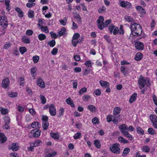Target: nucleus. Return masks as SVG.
<instances>
[{
	"label": "nucleus",
	"mask_w": 157,
	"mask_h": 157,
	"mask_svg": "<svg viewBox=\"0 0 157 157\" xmlns=\"http://www.w3.org/2000/svg\"><path fill=\"white\" fill-rule=\"evenodd\" d=\"M136 9L138 11H139L141 13L144 14L145 13V10L141 6H137L136 7Z\"/></svg>",
	"instance_id": "obj_25"
},
{
	"label": "nucleus",
	"mask_w": 157,
	"mask_h": 157,
	"mask_svg": "<svg viewBox=\"0 0 157 157\" xmlns=\"http://www.w3.org/2000/svg\"><path fill=\"white\" fill-rule=\"evenodd\" d=\"M137 96V94L136 93H133L130 97L129 100V102L130 103H132L136 100Z\"/></svg>",
	"instance_id": "obj_12"
},
{
	"label": "nucleus",
	"mask_w": 157,
	"mask_h": 157,
	"mask_svg": "<svg viewBox=\"0 0 157 157\" xmlns=\"http://www.w3.org/2000/svg\"><path fill=\"white\" fill-rule=\"evenodd\" d=\"M92 122L94 124H95L99 123V119L97 117H95L92 120Z\"/></svg>",
	"instance_id": "obj_55"
},
{
	"label": "nucleus",
	"mask_w": 157,
	"mask_h": 157,
	"mask_svg": "<svg viewBox=\"0 0 157 157\" xmlns=\"http://www.w3.org/2000/svg\"><path fill=\"white\" fill-rule=\"evenodd\" d=\"M153 100L155 103V104L157 105V98L156 96L155 95L152 96Z\"/></svg>",
	"instance_id": "obj_64"
},
{
	"label": "nucleus",
	"mask_w": 157,
	"mask_h": 157,
	"mask_svg": "<svg viewBox=\"0 0 157 157\" xmlns=\"http://www.w3.org/2000/svg\"><path fill=\"white\" fill-rule=\"evenodd\" d=\"M143 57L142 54L140 52L137 53L135 56L134 59L137 61H140Z\"/></svg>",
	"instance_id": "obj_17"
},
{
	"label": "nucleus",
	"mask_w": 157,
	"mask_h": 157,
	"mask_svg": "<svg viewBox=\"0 0 157 157\" xmlns=\"http://www.w3.org/2000/svg\"><path fill=\"white\" fill-rule=\"evenodd\" d=\"M64 112V109L63 108L60 109L59 111V115H58V117H60L63 115Z\"/></svg>",
	"instance_id": "obj_57"
},
{
	"label": "nucleus",
	"mask_w": 157,
	"mask_h": 157,
	"mask_svg": "<svg viewBox=\"0 0 157 157\" xmlns=\"http://www.w3.org/2000/svg\"><path fill=\"white\" fill-rule=\"evenodd\" d=\"M40 29L42 30L46 33H48L49 32L48 28L47 26L44 27L43 26L41 25V26Z\"/></svg>",
	"instance_id": "obj_43"
},
{
	"label": "nucleus",
	"mask_w": 157,
	"mask_h": 157,
	"mask_svg": "<svg viewBox=\"0 0 157 157\" xmlns=\"http://www.w3.org/2000/svg\"><path fill=\"white\" fill-rule=\"evenodd\" d=\"M8 95L12 98H14L17 97V94L15 92H9L8 93Z\"/></svg>",
	"instance_id": "obj_48"
},
{
	"label": "nucleus",
	"mask_w": 157,
	"mask_h": 157,
	"mask_svg": "<svg viewBox=\"0 0 157 157\" xmlns=\"http://www.w3.org/2000/svg\"><path fill=\"white\" fill-rule=\"evenodd\" d=\"M66 32V30L65 28L63 27L61 29V30L59 31L58 33L59 36L61 37L63 34H65Z\"/></svg>",
	"instance_id": "obj_28"
},
{
	"label": "nucleus",
	"mask_w": 157,
	"mask_h": 157,
	"mask_svg": "<svg viewBox=\"0 0 157 157\" xmlns=\"http://www.w3.org/2000/svg\"><path fill=\"white\" fill-rule=\"evenodd\" d=\"M121 111V109L120 107H115L113 110V115L116 116L118 114L120 113Z\"/></svg>",
	"instance_id": "obj_15"
},
{
	"label": "nucleus",
	"mask_w": 157,
	"mask_h": 157,
	"mask_svg": "<svg viewBox=\"0 0 157 157\" xmlns=\"http://www.w3.org/2000/svg\"><path fill=\"white\" fill-rule=\"evenodd\" d=\"M87 89L85 87H83L79 91V94L80 95H82L83 94L86 92Z\"/></svg>",
	"instance_id": "obj_52"
},
{
	"label": "nucleus",
	"mask_w": 157,
	"mask_h": 157,
	"mask_svg": "<svg viewBox=\"0 0 157 157\" xmlns=\"http://www.w3.org/2000/svg\"><path fill=\"white\" fill-rule=\"evenodd\" d=\"M10 81L8 78L3 79L2 81V86L4 88L7 87L10 85Z\"/></svg>",
	"instance_id": "obj_8"
},
{
	"label": "nucleus",
	"mask_w": 157,
	"mask_h": 157,
	"mask_svg": "<svg viewBox=\"0 0 157 157\" xmlns=\"http://www.w3.org/2000/svg\"><path fill=\"white\" fill-rule=\"evenodd\" d=\"M40 131L39 130H38L35 131L33 134V137L35 138L39 137L40 135Z\"/></svg>",
	"instance_id": "obj_33"
},
{
	"label": "nucleus",
	"mask_w": 157,
	"mask_h": 157,
	"mask_svg": "<svg viewBox=\"0 0 157 157\" xmlns=\"http://www.w3.org/2000/svg\"><path fill=\"white\" fill-rule=\"evenodd\" d=\"M141 149L144 152H148L150 151V148L147 146H145L142 147Z\"/></svg>",
	"instance_id": "obj_38"
},
{
	"label": "nucleus",
	"mask_w": 157,
	"mask_h": 157,
	"mask_svg": "<svg viewBox=\"0 0 157 157\" xmlns=\"http://www.w3.org/2000/svg\"><path fill=\"white\" fill-rule=\"evenodd\" d=\"M82 40V38H81V39H79L77 41H74V40H72V44L73 45L74 47H76L78 43H80Z\"/></svg>",
	"instance_id": "obj_27"
},
{
	"label": "nucleus",
	"mask_w": 157,
	"mask_h": 157,
	"mask_svg": "<svg viewBox=\"0 0 157 157\" xmlns=\"http://www.w3.org/2000/svg\"><path fill=\"white\" fill-rule=\"evenodd\" d=\"M22 41L25 43L29 44L30 43L29 39L27 38L25 36L23 37L22 38Z\"/></svg>",
	"instance_id": "obj_31"
},
{
	"label": "nucleus",
	"mask_w": 157,
	"mask_h": 157,
	"mask_svg": "<svg viewBox=\"0 0 157 157\" xmlns=\"http://www.w3.org/2000/svg\"><path fill=\"white\" fill-rule=\"evenodd\" d=\"M47 44L50 47H53L55 45L56 41L55 40H52L51 41H48Z\"/></svg>",
	"instance_id": "obj_36"
},
{
	"label": "nucleus",
	"mask_w": 157,
	"mask_h": 157,
	"mask_svg": "<svg viewBox=\"0 0 157 157\" xmlns=\"http://www.w3.org/2000/svg\"><path fill=\"white\" fill-rule=\"evenodd\" d=\"M49 112L51 116H54L56 114V109L53 104H51L50 106Z\"/></svg>",
	"instance_id": "obj_6"
},
{
	"label": "nucleus",
	"mask_w": 157,
	"mask_h": 157,
	"mask_svg": "<svg viewBox=\"0 0 157 157\" xmlns=\"http://www.w3.org/2000/svg\"><path fill=\"white\" fill-rule=\"evenodd\" d=\"M80 37V35L78 33H75L72 37V40H76Z\"/></svg>",
	"instance_id": "obj_56"
},
{
	"label": "nucleus",
	"mask_w": 157,
	"mask_h": 157,
	"mask_svg": "<svg viewBox=\"0 0 157 157\" xmlns=\"http://www.w3.org/2000/svg\"><path fill=\"white\" fill-rule=\"evenodd\" d=\"M34 12L33 10H30L28 12V16L30 18H32L34 17Z\"/></svg>",
	"instance_id": "obj_53"
},
{
	"label": "nucleus",
	"mask_w": 157,
	"mask_h": 157,
	"mask_svg": "<svg viewBox=\"0 0 157 157\" xmlns=\"http://www.w3.org/2000/svg\"><path fill=\"white\" fill-rule=\"evenodd\" d=\"M120 6L123 7H127L130 8L131 6L130 3L128 2H125L124 1H121L120 3Z\"/></svg>",
	"instance_id": "obj_11"
},
{
	"label": "nucleus",
	"mask_w": 157,
	"mask_h": 157,
	"mask_svg": "<svg viewBox=\"0 0 157 157\" xmlns=\"http://www.w3.org/2000/svg\"><path fill=\"white\" fill-rule=\"evenodd\" d=\"M7 23H5L4 22H2V21H0V25L2 26V27L5 29L7 27L8 24Z\"/></svg>",
	"instance_id": "obj_59"
},
{
	"label": "nucleus",
	"mask_w": 157,
	"mask_h": 157,
	"mask_svg": "<svg viewBox=\"0 0 157 157\" xmlns=\"http://www.w3.org/2000/svg\"><path fill=\"white\" fill-rule=\"evenodd\" d=\"M4 122H5V124H9L10 122V119L8 116H6L4 117Z\"/></svg>",
	"instance_id": "obj_45"
},
{
	"label": "nucleus",
	"mask_w": 157,
	"mask_h": 157,
	"mask_svg": "<svg viewBox=\"0 0 157 157\" xmlns=\"http://www.w3.org/2000/svg\"><path fill=\"white\" fill-rule=\"evenodd\" d=\"M148 132L151 135H153L156 133L155 131L152 128H148Z\"/></svg>",
	"instance_id": "obj_39"
},
{
	"label": "nucleus",
	"mask_w": 157,
	"mask_h": 157,
	"mask_svg": "<svg viewBox=\"0 0 157 157\" xmlns=\"http://www.w3.org/2000/svg\"><path fill=\"white\" fill-rule=\"evenodd\" d=\"M51 136L53 138L58 139L59 138V134L56 133H51L50 134Z\"/></svg>",
	"instance_id": "obj_32"
},
{
	"label": "nucleus",
	"mask_w": 157,
	"mask_h": 157,
	"mask_svg": "<svg viewBox=\"0 0 157 157\" xmlns=\"http://www.w3.org/2000/svg\"><path fill=\"white\" fill-rule=\"evenodd\" d=\"M33 33V31L31 29L28 30L26 31V34L28 36H31Z\"/></svg>",
	"instance_id": "obj_63"
},
{
	"label": "nucleus",
	"mask_w": 157,
	"mask_h": 157,
	"mask_svg": "<svg viewBox=\"0 0 157 157\" xmlns=\"http://www.w3.org/2000/svg\"><path fill=\"white\" fill-rule=\"evenodd\" d=\"M119 128L120 131L123 134H124L127 131L128 132V128L127 125L124 124H122L119 126Z\"/></svg>",
	"instance_id": "obj_7"
},
{
	"label": "nucleus",
	"mask_w": 157,
	"mask_h": 157,
	"mask_svg": "<svg viewBox=\"0 0 157 157\" xmlns=\"http://www.w3.org/2000/svg\"><path fill=\"white\" fill-rule=\"evenodd\" d=\"M136 130L137 132L138 133L142 135L144 134V131L140 127H137L136 128Z\"/></svg>",
	"instance_id": "obj_40"
},
{
	"label": "nucleus",
	"mask_w": 157,
	"mask_h": 157,
	"mask_svg": "<svg viewBox=\"0 0 157 157\" xmlns=\"http://www.w3.org/2000/svg\"><path fill=\"white\" fill-rule=\"evenodd\" d=\"M36 67H33L31 70V74L32 76L33 77H34L35 76L34 74L36 71Z\"/></svg>",
	"instance_id": "obj_51"
},
{
	"label": "nucleus",
	"mask_w": 157,
	"mask_h": 157,
	"mask_svg": "<svg viewBox=\"0 0 157 157\" xmlns=\"http://www.w3.org/2000/svg\"><path fill=\"white\" fill-rule=\"evenodd\" d=\"M1 112L2 114H6L8 113V110L5 108H2L1 110Z\"/></svg>",
	"instance_id": "obj_58"
},
{
	"label": "nucleus",
	"mask_w": 157,
	"mask_h": 157,
	"mask_svg": "<svg viewBox=\"0 0 157 157\" xmlns=\"http://www.w3.org/2000/svg\"><path fill=\"white\" fill-rule=\"evenodd\" d=\"M39 125V122H34L32 124L31 126L33 128H40Z\"/></svg>",
	"instance_id": "obj_24"
},
{
	"label": "nucleus",
	"mask_w": 157,
	"mask_h": 157,
	"mask_svg": "<svg viewBox=\"0 0 157 157\" xmlns=\"http://www.w3.org/2000/svg\"><path fill=\"white\" fill-rule=\"evenodd\" d=\"M99 83L101 86L102 87H107L109 86V83L107 81H104L102 80H101L99 82Z\"/></svg>",
	"instance_id": "obj_20"
},
{
	"label": "nucleus",
	"mask_w": 157,
	"mask_h": 157,
	"mask_svg": "<svg viewBox=\"0 0 157 157\" xmlns=\"http://www.w3.org/2000/svg\"><path fill=\"white\" fill-rule=\"evenodd\" d=\"M40 99L42 101L41 103L42 104H44L46 103V99L43 95H40Z\"/></svg>",
	"instance_id": "obj_54"
},
{
	"label": "nucleus",
	"mask_w": 157,
	"mask_h": 157,
	"mask_svg": "<svg viewBox=\"0 0 157 157\" xmlns=\"http://www.w3.org/2000/svg\"><path fill=\"white\" fill-rule=\"evenodd\" d=\"M124 134L125 136L128 138L130 140H131L133 139V137L132 135L129 133L127 131Z\"/></svg>",
	"instance_id": "obj_41"
},
{
	"label": "nucleus",
	"mask_w": 157,
	"mask_h": 157,
	"mask_svg": "<svg viewBox=\"0 0 157 157\" xmlns=\"http://www.w3.org/2000/svg\"><path fill=\"white\" fill-rule=\"evenodd\" d=\"M58 51V50L57 48H54L51 51V53L53 55H56L57 54Z\"/></svg>",
	"instance_id": "obj_62"
},
{
	"label": "nucleus",
	"mask_w": 157,
	"mask_h": 157,
	"mask_svg": "<svg viewBox=\"0 0 157 157\" xmlns=\"http://www.w3.org/2000/svg\"><path fill=\"white\" fill-rule=\"evenodd\" d=\"M118 140L120 142L123 143L124 144H127L129 142L128 140H125L123 137L121 136L118 137Z\"/></svg>",
	"instance_id": "obj_26"
},
{
	"label": "nucleus",
	"mask_w": 157,
	"mask_h": 157,
	"mask_svg": "<svg viewBox=\"0 0 157 157\" xmlns=\"http://www.w3.org/2000/svg\"><path fill=\"white\" fill-rule=\"evenodd\" d=\"M19 51L21 54H23L27 51V49L25 47H21L19 48Z\"/></svg>",
	"instance_id": "obj_47"
},
{
	"label": "nucleus",
	"mask_w": 157,
	"mask_h": 157,
	"mask_svg": "<svg viewBox=\"0 0 157 157\" xmlns=\"http://www.w3.org/2000/svg\"><path fill=\"white\" fill-rule=\"evenodd\" d=\"M7 140V138L5 135L2 133H0V142L4 143Z\"/></svg>",
	"instance_id": "obj_13"
},
{
	"label": "nucleus",
	"mask_w": 157,
	"mask_h": 157,
	"mask_svg": "<svg viewBox=\"0 0 157 157\" xmlns=\"http://www.w3.org/2000/svg\"><path fill=\"white\" fill-rule=\"evenodd\" d=\"M66 102L69 105H71L72 107H74L75 105L74 103L73 100L71 99L69 97L66 100Z\"/></svg>",
	"instance_id": "obj_14"
},
{
	"label": "nucleus",
	"mask_w": 157,
	"mask_h": 157,
	"mask_svg": "<svg viewBox=\"0 0 157 157\" xmlns=\"http://www.w3.org/2000/svg\"><path fill=\"white\" fill-rule=\"evenodd\" d=\"M113 123L115 124H117L118 122V121H120V115H119L117 116H114L113 117Z\"/></svg>",
	"instance_id": "obj_21"
},
{
	"label": "nucleus",
	"mask_w": 157,
	"mask_h": 157,
	"mask_svg": "<svg viewBox=\"0 0 157 157\" xmlns=\"http://www.w3.org/2000/svg\"><path fill=\"white\" fill-rule=\"evenodd\" d=\"M119 144L117 143H115L112 145L110 147V150L113 153L116 154H119L121 152V149L119 148Z\"/></svg>",
	"instance_id": "obj_3"
},
{
	"label": "nucleus",
	"mask_w": 157,
	"mask_h": 157,
	"mask_svg": "<svg viewBox=\"0 0 157 157\" xmlns=\"http://www.w3.org/2000/svg\"><path fill=\"white\" fill-rule=\"evenodd\" d=\"M15 10L18 13L19 17H23V12L19 8L17 7L15 8Z\"/></svg>",
	"instance_id": "obj_16"
},
{
	"label": "nucleus",
	"mask_w": 157,
	"mask_h": 157,
	"mask_svg": "<svg viewBox=\"0 0 157 157\" xmlns=\"http://www.w3.org/2000/svg\"><path fill=\"white\" fill-rule=\"evenodd\" d=\"M131 33L135 36L140 35L142 32V29L140 25L137 23L131 24L130 26Z\"/></svg>",
	"instance_id": "obj_1"
},
{
	"label": "nucleus",
	"mask_w": 157,
	"mask_h": 157,
	"mask_svg": "<svg viewBox=\"0 0 157 157\" xmlns=\"http://www.w3.org/2000/svg\"><path fill=\"white\" fill-rule=\"evenodd\" d=\"M18 147L17 143H14L12 144L11 149L13 151H16L18 150Z\"/></svg>",
	"instance_id": "obj_18"
},
{
	"label": "nucleus",
	"mask_w": 157,
	"mask_h": 157,
	"mask_svg": "<svg viewBox=\"0 0 157 157\" xmlns=\"http://www.w3.org/2000/svg\"><path fill=\"white\" fill-rule=\"evenodd\" d=\"M111 19H108L106 20L104 22H103V26H104V28L107 27L109 24L111 22Z\"/></svg>",
	"instance_id": "obj_49"
},
{
	"label": "nucleus",
	"mask_w": 157,
	"mask_h": 157,
	"mask_svg": "<svg viewBox=\"0 0 157 157\" xmlns=\"http://www.w3.org/2000/svg\"><path fill=\"white\" fill-rule=\"evenodd\" d=\"M115 28V26L113 25H110L109 27V30L110 32V33L112 34L113 32V29Z\"/></svg>",
	"instance_id": "obj_61"
},
{
	"label": "nucleus",
	"mask_w": 157,
	"mask_h": 157,
	"mask_svg": "<svg viewBox=\"0 0 157 157\" xmlns=\"http://www.w3.org/2000/svg\"><path fill=\"white\" fill-rule=\"evenodd\" d=\"M81 135L80 132H78L74 135V138L75 140L79 139L81 137Z\"/></svg>",
	"instance_id": "obj_37"
},
{
	"label": "nucleus",
	"mask_w": 157,
	"mask_h": 157,
	"mask_svg": "<svg viewBox=\"0 0 157 157\" xmlns=\"http://www.w3.org/2000/svg\"><path fill=\"white\" fill-rule=\"evenodd\" d=\"M48 118L47 116H43L42 117V123L48 122Z\"/></svg>",
	"instance_id": "obj_60"
},
{
	"label": "nucleus",
	"mask_w": 157,
	"mask_h": 157,
	"mask_svg": "<svg viewBox=\"0 0 157 157\" xmlns=\"http://www.w3.org/2000/svg\"><path fill=\"white\" fill-rule=\"evenodd\" d=\"M90 98V97L89 95H84L82 97V99L84 101H88Z\"/></svg>",
	"instance_id": "obj_50"
},
{
	"label": "nucleus",
	"mask_w": 157,
	"mask_h": 157,
	"mask_svg": "<svg viewBox=\"0 0 157 157\" xmlns=\"http://www.w3.org/2000/svg\"><path fill=\"white\" fill-rule=\"evenodd\" d=\"M149 118L152 124V126L157 129V116L155 115L151 114Z\"/></svg>",
	"instance_id": "obj_4"
},
{
	"label": "nucleus",
	"mask_w": 157,
	"mask_h": 157,
	"mask_svg": "<svg viewBox=\"0 0 157 157\" xmlns=\"http://www.w3.org/2000/svg\"><path fill=\"white\" fill-rule=\"evenodd\" d=\"M136 48L139 50H142L144 49V44L140 41H137L135 44Z\"/></svg>",
	"instance_id": "obj_9"
},
{
	"label": "nucleus",
	"mask_w": 157,
	"mask_h": 157,
	"mask_svg": "<svg viewBox=\"0 0 157 157\" xmlns=\"http://www.w3.org/2000/svg\"><path fill=\"white\" fill-rule=\"evenodd\" d=\"M37 84L40 87L44 88L45 87V83L41 78H38L36 81Z\"/></svg>",
	"instance_id": "obj_10"
},
{
	"label": "nucleus",
	"mask_w": 157,
	"mask_h": 157,
	"mask_svg": "<svg viewBox=\"0 0 157 157\" xmlns=\"http://www.w3.org/2000/svg\"><path fill=\"white\" fill-rule=\"evenodd\" d=\"M38 38L40 40L42 41L46 39V36L45 35L41 33L38 35Z\"/></svg>",
	"instance_id": "obj_35"
},
{
	"label": "nucleus",
	"mask_w": 157,
	"mask_h": 157,
	"mask_svg": "<svg viewBox=\"0 0 157 157\" xmlns=\"http://www.w3.org/2000/svg\"><path fill=\"white\" fill-rule=\"evenodd\" d=\"M106 8L105 6H103L98 9V12L99 13H103L106 12Z\"/></svg>",
	"instance_id": "obj_23"
},
{
	"label": "nucleus",
	"mask_w": 157,
	"mask_h": 157,
	"mask_svg": "<svg viewBox=\"0 0 157 157\" xmlns=\"http://www.w3.org/2000/svg\"><path fill=\"white\" fill-rule=\"evenodd\" d=\"M94 144L97 148H100V141L98 140H95L94 141Z\"/></svg>",
	"instance_id": "obj_29"
},
{
	"label": "nucleus",
	"mask_w": 157,
	"mask_h": 157,
	"mask_svg": "<svg viewBox=\"0 0 157 157\" xmlns=\"http://www.w3.org/2000/svg\"><path fill=\"white\" fill-rule=\"evenodd\" d=\"M42 141L40 140H37L35 141L33 143V147H36L42 143Z\"/></svg>",
	"instance_id": "obj_34"
},
{
	"label": "nucleus",
	"mask_w": 157,
	"mask_h": 157,
	"mask_svg": "<svg viewBox=\"0 0 157 157\" xmlns=\"http://www.w3.org/2000/svg\"><path fill=\"white\" fill-rule=\"evenodd\" d=\"M33 60L34 63H37L39 60V57L38 56H35L33 57Z\"/></svg>",
	"instance_id": "obj_46"
},
{
	"label": "nucleus",
	"mask_w": 157,
	"mask_h": 157,
	"mask_svg": "<svg viewBox=\"0 0 157 157\" xmlns=\"http://www.w3.org/2000/svg\"><path fill=\"white\" fill-rule=\"evenodd\" d=\"M49 126L48 122L42 123V127L44 130H46Z\"/></svg>",
	"instance_id": "obj_44"
},
{
	"label": "nucleus",
	"mask_w": 157,
	"mask_h": 157,
	"mask_svg": "<svg viewBox=\"0 0 157 157\" xmlns=\"http://www.w3.org/2000/svg\"><path fill=\"white\" fill-rule=\"evenodd\" d=\"M130 151V149L129 148H125L123 151V154L122 155L124 156H126V155L128 154Z\"/></svg>",
	"instance_id": "obj_30"
},
{
	"label": "nucleus",
	"mask_w": 157,
	"mask_h": 157,
	"mask_svg": "<svg viewBox=\"0 0 157 157\" xmlns=\"http://www.w3.org/2000/svg\"><path fill=\"white\" fill-rule=\"evenodd\" d=\"M104 21V18L102 16H100L98 19L97 21L98 25V27L101 30L103 29L104 28V26H103Z\"/></svg>",
	"instance_id": "obj_5"
},
{
	"label": "nucleus",
	"mask_w": 157,
	"mask_h": 157,
	"mask_svg": "<svg viewBox=\"0 0 157 157\" xmlns=\"http://www.w3.org/2000/svg\"><path fill=\"white\" fill-rule=\"evenodd\" d=\"M19 79L18 82L20 85L23 86L24 85V82H23L24 80V78L22 77H20L19 78Z\"/></svg>",
	"instance_id": "obj_42"
},
{
	"label": "nucleus",
	"mask_w": 157,
	"mask_h": 157,
	"mask_svg": "<svg viewBox=\"0 0 157 157\" xmlns=\"http://www.w3.org/2000/svg\"><path fill=\"white\" fill-rule=\"evenodd\" d=\"M139 84V87L140 89L144 87L145 84L147 86H149L150 84L148 80H146L142 76L140 75L139 78L138 80Z\"/></svg>",
	"instance_id": "obj_2"
},
{
	"label": "nucleus",
	"mask_w": 157,
	"mask_h": 157,
	"mask_svg": "<svg viewBox=\"0 0 157 157\" xmlns=\"http://www.w3.org/2000/svg\"><path fill=\"white\" fill-rule=\"evenodd\" d=\"M124 19L125 21L128 22H132L135 21L134 19H133V18L129 16H125L124 17Z\"/></svg>",
	"instance_id": "obj_22"
},
{
	"label": "nucleus",
	"mask_w": 157,
	"mask_h": 157,
	"mask_svg": "<svg viewBox=\"0 0 157 157\" xmlns=\"http://www.w3.org/2000/svg\"><path fill=\"white\" fill-rule=\"evenodd\" d=\"M87 109L91 112H95L97 111V108L93 105H89L87 106Z\"/></svg>",
	"instance_id": "obj_19"
}]
</instances>
